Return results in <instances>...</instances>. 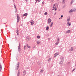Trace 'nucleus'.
<instances>
[{
	"mask_svg": "<svg viewBox=\"0 0 76 76\" xmlns=\"http://www.w3.org/2000/svg\"><path fill=\"white\" fill-rule=\"evenodd\" d=\"M58 7V4H55L53 5V8H54V9H53V10H57L56 7Z\"/></svg>",
	"mask_w": 76,
	"mask_h": 76,
	"instance_id": "obj_1",
	"label": "nucleus"
},
{
	"mask_svg": "<svg viewBox=\"0 0 76 76\" xmlns=\"http://www.w3.org/2000/svg\"><path fill=\"white\" fill-rule=\"evenodd\" d=\"M17 23L19 22V20L20 19V17H19V15L17 14Z\"/></svg>",
	"mask_w": 76,
	"mask_h": 76,
	"instance_id": "obj_2",
	"label": "nucleus"
},
{
	"mask_svg": "<svg viewBox=\"0 0 76 76\" xmlns=\"http://www.w3.org/2000/svg\"><path fill=\"white\" fill-rule=\"evenodd\" d=\"M19 63H18L17 64V67L15 68V70H18V68H19Z\"/></svg>",
	"mask_w": 76,
	"mask_h": 76,
	"instance_id": "obj_3",
	"label": "nucleus"
},
{
	"mask_svg": "<svg viewBox=\"0 0 76 76\" xmlns=\"http://www.w3.org/2000/svg\"><path fill=\"white\" fill-rule=\"evenodd\" d=\"M48 23L49 24H50V23H51V19L50 18H49L48 20Z\"/></svg>",
	"mask_w": 76,
	"mask_h": 76,
	"instance_id": "obj_4",
	"label": "nucleus"
},
{
	"mask_svg": "<svg viewBox=\"0 0 76 76\" xmlns=\"http://www.w3.org/2000/svg\"><path fill=\"white\" fill-rule=\"evenodd\" d=\"M58 54H59L58 53H56L54 55V57H56L57 56H58Z\"/></svg>",
	"mask_w": 76,
	"mask_h": 76,
	"instance_id": "obj_5",
	"label": "nucleus"
},
{
	"mask_svg": "<svg viewBox=\"0 0 76 76\" xmlns=\"http://www.w3.org/2000/svg\"><path fill=\"white\" fill-rule=\"evenodd\" d=\"M30 23L31 25H34V21L33 20H31L30 21Z\"/></svg>",
	"mask_w": 76,
	"mask_h": 76,
	"instance_id": "obj_6",
	"label": "nucleus"
},
{
	"mask_svg": "<svg viewBox=\"0 0 76 76\" xmlns=\"http://www.w3.org/2000/svg\"><path fill=\"white\" fill-rule=\"evenodd\" d=\"M18 50L19 51H20V44H19L18 46Z\"/></svg>",
	"mask_w": 76,
	"mask_h": 76,
	"instance_id": "obj_7",
	"label": "nucleus"
},
{
	"mask_svg": "<svg viewBox=\"0 0 76 76\" xmlns=\"http://www.w3.org/2000/svg\"><path fill=\"white\" fill-rule=\"evenodd\" d=\"M67 26H70L71 25V23L68 22L67 23Z\"/></svg>",
	"mask_w": 76,
	"mask_h": 76,
	"instance_id": "obj_8",
	"label": "nucleus"
},
{
	"mask_svg": "<svg viewBox=\"0 0 76 76\" xmlns=\"http://www.w3.org/2000/svg\"><path fill=\"white\" fill-rule=\"evenodd\" d=\"M29 40H30V37H28L27 38V41H29Z\"/></svg>",
	"mask_w": 76,
	"mask_h": 76,
	"instance_id": "obj_9",
	"label": "nucleus"
},
{
	"mask_svg": "<svg viewBox=\"0 0 76 76\" xmlns=\"http://www.w3.org/2000/svg\"><path fill=\"white\" fill-rule=\"evenodd\" d=\"M1 69H2V68L1 67V64L0 63V71L1 70Z\"/></svg>",
	"mask_w": 76,
	"mask_h": 76,
	"instance_id": "obj_10",
	"label": "nucleus"
},
{
	"mask_svg": "<svg viewBox=\"0 0 76 76\" xmlns=\"http://www.w3.org/2000/svg\"><path fill=\"white\" fill-rule=\"evenodd\" d=\"M27 15H28V14L26 13L23 14V16H27Z\"/></svg>",
	"mask_w": 76,
	"mask_h": 76,
	"instance_id": "obj_11",
	"label": "nucleus"
},
{
	"mask_svg": "<svg viewBox=\"0 0 76 76\" xmlns=\"http://www.w3.org/2000/svg\"><path fill=\"white\" fill-rule=\"evenodd\" d=\"M53 22H52L51 23V25H50V27H51H51H52V26H53Z\"/></svg>",
	"mask_w": 76,
	"mask_h": 76,
	"instance_id": "obj_12",
	"label": "nucleus"
},
{
	"mask_svg": "<svg viewBox=\"0 0 76 76\" xmlns=\"http://www.w3.org/2000/svg\"><path fill=\"white\" fill-rule=\"evenodd\" d=\"M48 29H49V27L48 26L46 28V31H48Z\"/></svg>",
	"mask_w": 76,
	"mask_h": 76,
	"instance_id": "obj_13",
	"label": "nucleus"
},
{
	"mask_svg": "<svg viewBox=\"0 0 76 76\" xmlns=\"http://www.w3.org/2000/svg\"><path fill=\"white\" fill-rule=\"evenodd\" d=\"M19 32V30H17L16 33H17L18 35H19V32Z\"/></svg>",
	"mask_w": 76,
	"mask_h": 76,
	"instance_id": "obj_14",
	"label": "nucleus"
},
{
	"mask_svg": "<svg viewBox=\"0 0 76 76\" xmlns=\"http://www.w3.org/2000/svg\"><path fill=\"white\" fill-rule=\"evenodd\" d=\"M70 30H68L66 32V33H70Z\"/></svg>",
	"mask_w": 76,
	"mask_h": 76,
	"instance_id": "obj_15",
	"label": "nucleus"
},
{
	"mask_svg": "<svg viewBox=\"0 0 76 76\" xmlns=\"http://www.w3.org/2000/svg\"><path fill=\"white\" fill-rule=\"evenodd\" d=\"M25 74H26V71H24L23 72V75H25Z\"/></svg>",
	"mask_w": 76,
	"mask_h": 76,
	"instance_id": "obj_16",
	"label": "nucleus"
},
{
	"mask_svg": "<svg viewBox=\"0 0 76 76\" xmlns=\"http://www.w3.org/2000/svg\"><path fill=\"white\" fill-rule=\"evenodd\" d=\"M73 10L72 9L71 10H70L69 11V13H71V12H73Z\"/></svg>",
	"mask_w": 76,
	"mask_h": 76,
	"instance_id": "obj_17",
	"label": "nucleus"
},
{
	"mask_svg": "<svg viewBox=\"0 0 76 76\" xmlns=\"http://www.w3.org/2000/svg\"><path fill=\"white\" fill-rule=\"evenodd\" d=\"M73 47H71V51H73Z\"/></svg>",
	"mask_w": 76,
	"mask_h": 76,
	"instance_id": "obj_18",
	"label": "nucleus"
},
{
	"mask_svg": "<svg viewBox=\"0 0 76 76\" xmlns=\"http://www.w3.org/2000/svg\"><path fill=\"white\" fill-rule=\"evenodd\" d=\"M37 44H39V43H40V42L39 41H37Z\"/></svg>",
	"mask_w": 76,
	"mask_h": 76,
	"instance_id": "obj_19",
	"label": "nucleus"
},
{
	"mask_svg": "<svg viewBox=\"0 0 76 76\" xmlns=\"http://www.w3.org/2000/svg\"><path fill=\"white\" fill-rule=\"evenodd\" d=\"M44 15H47V12H46L44 14Z\"/></svg>",
	"mask_w": 76,
	"mask_h": 76,
	"instance_id": "obj_20",
	"label": "nucleus"
},
{
	"mask_svg": "<svg viewBox=\"0 0 76 76\" xmlns=\"http://www.w3.org/2000/svg\"><path fill=\"white\" fill-rule=\"evenodd\" d=\"M51 58H49L48 60V61H51Z\"/></svg>",
	"mask_w": 76,
	"mask_h": 76,
	"instance_id": "obj_21",
	"label": "nucleus"
},
{
	"mask_svg": "<svg viewBox=\"0 0 76 76\" xmlns=\"http://www.w3.org/2000/svg\"><path fill=\"white\" fill-rule=\"evenodd\" d=\"M37 38L38 39L40 38V36H37Z\"/></svg>",
	"mask_w": 76,
	"mask_h": 76,
	"instance_id": "obj_22",
	"label": "nucleus"
},
{
	"mask_svg": "<svg viewBox=\"0 0 76 76\" xmlns=\"http://www.w3.org/2000/svg\"><path fill=\"white\" fill-rule=\"evenodd\" d=\"M19 59V58L18 57V56H17L16 57V60H18V59Z\"/></svg>",
	"mask_w": 76,
	"mask_h": 76,
	"instance_id": "obj_23",
	"label": "nucleus"
},
{
	"mask_svg": "<svg viewBox=\"0 0 76 76\" xmlns=\"http://www.w3.org/2000/svg\"><path fill=\"white\" fill-rule=\"evenodd\" d=\"M27 45V47L28 48H31V47H30V46L28 47V45Z\"/></svg>",
	"mask_w": 76,
	"mask_h": 76,
	"instance_id": "obj_24",
	"label": "nucleus"
},
{
	"mask_svg": "<svg viewBox=\"0 0 76 76\" xmlns=\"http://www.w3.org/2000/svg\"><path fill=\"white\" fill-rule=\"evenodd\" d=\"M70 21V19H67V21H68V22H69V21Z\"/></svg>",
	"mask_w": 76,
	"mask_h": 76,
	"instance_id": "obj_25",
	"label": "nucleus"
},
{
	"mask_svg": "<svg viewBox=\"0 0 76 76\" xmlns=\"http://www.w3.org/2000/svg\"><path fill=\"white\" fill-rule=\"evenodd\" d=\"M43 70L42 69L41 71H40V72H43Z\"/></svg>",
	"mask_w": 76,
	"mask_h": 76,
	"instance_id": "obj_26",
	"label": "nucleus"
},
{
	"mask_svg": "<svg viewBox=\"0 0 76 76\" xmlns=\"http://www.w3.org/2000/svg\"><path fill=\"white\" fill-rule=\"evenodd\" d=\"M14 7L15 8V9H16V6L15 5H14Z\"/></svg>",
	"mask_w": 76,
	"mask_h": 76,
	"instance_id": "obj_27",
	"label": "nucleus"
},
{
	"mask_svg": "<svg viewBox=\"0 0 76 76\" xmlns=\"http://www.w3.org/2000/svg\"><path fill=\"white\" fill-rule=\"evenodd\" d=\"M25 47H26V46H24V50H25Z\"/></svg>",
	"mask_w": 76,
	"mask_h": 76,
	"instance_id": "obj_28",
	"label": "nucleus"
},
{
	"mask_svg": "<svg viewBox=\"0 0 76 76\" xmlns=\"http://www.w3.org/2000/svg\"><path fill=\"white\" fill-rule=\"evenodd\" d=\"M19 76V73H18L17 74V76Z\"/></svg>",
	"mask_w": 76,
	"mask_h": 76,
	"instance_id": "obj_29",
	"label": "nucleus"
},
{
	"mask_svg": "<svg viewBox=\"0 0 76 76\" xmlns=\"http://www.w3.org/2000/svg\"><path fill=\"white\" fill-rule=\"evenodd\" d=\"M55 44H56V45H58V42L56 43H55Z\"/></svg>",
	"mask_w": 76,
	"mask_h": 76,
	"instance_id": "obj_30",
	"label": "nucleus"
},
{
	"mask_svg": "<svg viewBox=\"0 0 76 76\" xmlns=\"http://www.w3.org/2000/svg\"><path fill=\"white\" fill-rule=\"evenodd\" d=\"M37 1H38V2H40V1H41L40 0H37Z\"/></svg>",
	"mask_w": 76,
	"mask_h": 76,
	"instance_id": "obj_31",
	"label": "nucleus"
},
{
	"mask_svg": "<svg viewBox=\"0 0 76 76\" xmlns=\"http://www.w3.org/2000/svg\"><path fill=\"white\" fill-rule=\"evenodd\" d=\"M63 16L62 15H61V18H63Z\"/></svg>",
	"mask_w": 76,
	"mask_h": 76,
	"instance_id": "obj_32",
	"label": "nucleus"
},
{
	"mask_svg": "<svg viewBox=\"0 0 76 76\" xmlns=\"http://www.w3.org/2000/svg\"><path fill=\"white\" fill-rule=\"evenodd\" d=\"M42 4H44V1H43L42 2Z\"/></svg>",
	"mask_w": 76,
	"mask_h": 76,
	"instance_id": "obj_33",
	"label": "nucleus"
},
{
	"mask_svg": "<svg viewBox=\"0 0 76 76\" xmlns=\"http://www.w3.org/2000/svg\"><path fill=\"white\" fill-rule=\"evenodd\" d=\"M36 0V1L35 2V3H37V1H38V0Z\"/></svg>",
	"mask_w": 76,
	"mask_h": 76,
	"instance_id": "obj_34",
	"label": "nucleus"
},
{
	"mask_svg": "<svg viewBox=\"0 0 76 76\" xmlns=\"http://www.w3.org/2000/svg\"><path fill=\"white\" fill-rule=\"evenodd\" d=\"M63 0V2H64V0Z\"/></svg>",
	"mask_w": 76,
	"mask_h": 76,
	"instance_id": "obj_35",
	"label": "nucleus"
},
{
	"mask_svg": "<svg viewBox=\"0 0 76 76\" xmlns=\"http://www.w3.org/2000/svg\"><path fill=\"white\" fill-rule=\"evenodd\" d=\"M58 41H59V39L58 38Z\"/></svg>",
	"mask_w": 76,
	"mask_h": 76,
	"instance_id": "obj_36",
	"label": "nucleus"
},
{
	"mask_svg": "<svg viewBox=\"0 0 76 76\" xmlns=\"http://www.w3.org/2000/svg\"><path fill=\"white\" fill-rule=\"evenodd\" d=\"M25 1H26H26H28V0H26Z\"/></svg>",
	"mask_w": 76,
	"mask_h": 76,
	"instance_id": "obj_37",
	"label": "nucleus"
},
{
	"mask_svg": "<svg viewBox=\"0 0 76 76\" xmlns=\"http://www.w3.org/2000/svg\"><path fill=\"white\" fill-rule=\"evenodd\" d=\"M38 64L39 65H40V64Z\"/></svg>",
	"mask_w": 76,
	"mask_h": 76,
	"instance_id": "obj_38",
	"label": "nucleus"
},
{
	"mask_svg": "<svg viewBox=\"0 0 76 76\" xmlns=\"http://www.w3.org/2000/svg\"><path fill=\"white\" fill-rule=\"evenodd\" d=\"M75 70V69H74L73 70V71H74V70Z\"/></svg>",
	"mask_w": 76,
	"mask_h": 76,
	"instance_id": "obj_39",
	"label": "nucleus"
},
{
	"mask_svg": "<svg viewBox=\"0 0 76 76\" xmlns=\"http://www.w3.org/2000/svg\"><path fill=\"white\" fill-rule=\"evenodd\" d=\"M60 64H61L60 63Z\"/></svg>",
	"mask_w": 76,
	"mask_h": 76,
	"instance_id": "obj_40",
	"label": "nucleus"
}]
</instances>
